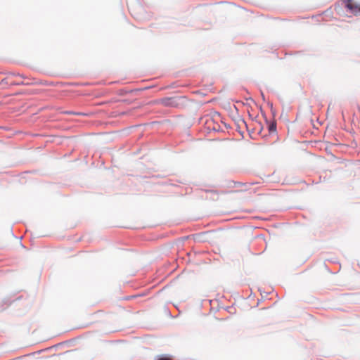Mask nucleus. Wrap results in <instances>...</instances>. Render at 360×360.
Segmentation results:
<instances>
[{
	"label": "nucleus",
	"instance_id": "obj_5",
	"mask_svg": "<svg viewBox=\"0 0 360 360\" xmlns=\"http://www.w3.org/2000/svg\"><path fill=\"white\" fill-rule=\"evenodd\" d=\"M269 131H276V123L272 122V123L269 125Z\"/></svg>",
	"mask_w": 360,
	"mask_h": 360
},
{
	"label": "nucleus",
	"instance_id": "obj_2",
	"mask_svg": "<svg viewBox=\"0 0 360 360\" xmlns=\"http://www.w3.org/2000/svg\"><path fill=\"white\" fill-rule=\"evenodd\" d=\"M347 7L354 14L360 12V0H348Z\"/></svg>",
	"mask_w": 360,
	"mask_h": 360
},
{
	"label": "nucleus",
	"instance_id": "obj_4",
	"mask_svg": "<svg viewBox=\"0 0 360 360\" xmlns=\"http://www.w3.org/2000/svg\"><path fill=\"white\" fill-rule=\"evenodd\" d=\"M155 360H173L172 356L169 354H161L156 356Z\"/></svg>",
	"mask_w": 360,
	"mask_h": 360
},
{
	"label": "nucleus",
	"instance_id": "obj_1",
	"mask_svg": "<svg viewBox=\"0 0 360 360\" xmlns=\"http://www.w3.org/2000/svg\"><path fill=\"white\" fill-rule=\"evenodd\" d=\"M9 75L22 79V80H18L15 83V84L17 85H30L35 83L34 79L29 78L18 73H9Z\"/></svg>",
	"mask_w": 360,
	"mask_h": 360
},
{
	"label": "nucleus",
	"instance_id": "obj_6",
	"mask_svg": "<svg viewBox=\"0 0 360 360\" xmlns=\"http://www.w3.org/2000/svg\"><path fill=\"white\" fill-rule=\"evenodd\" d=\"M6 82V79H4L1 80V83H5Z\"/></svg>",
	"mask_w": 360,
	"mask_h": 360
},
{
	"label": "nucleus",
	"instance_id": "obj_3",
	"mask_svg": "<svg viewBox=\"0 0 360 360\" xmlns=\"http://www.w3.org/2000/svg\"><path fill=\"white\" fill-rule=\"evenodd\" d=\"M160 103L163 105L164 106H176L177 103L176 101L172 98H165L160 101Z\"/></svg>",
	"mask_w": 360,
	"mask_h": 360
}]
</instances>
